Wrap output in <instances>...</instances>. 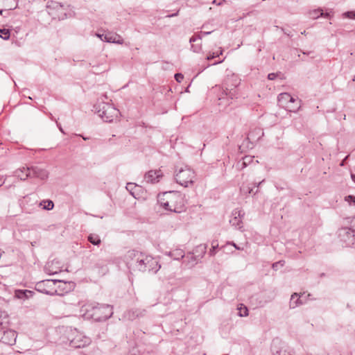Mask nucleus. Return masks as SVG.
<instances>
[{"label": "nucleus", "instance_id": "obj_15", "mask_svg": "<svg viewBox=\"0 0 355 355\" xmlns=\"http://www.w3.org/2000/svg\"><path fill=\"white\" fill-rule=\"evenodd\" d=\"M253 160H254V157L250 156V155L245 156L244 157H243L241 161H239L237 163L236 166L239 169L242 170L244 168H245L247 166L253 162Z\"/></svg>", "mask_w": 355, "mask_h": 355}, {"label": "nucleus", "instance_id": "obj_17", "mask_svg": "<svg viewBox=\"0 0 355 355\" xmlns=\"http://www.w3.org/2000/svg\"><path fill=\"white\" fill-rule=\"evenodd\" d=\"M302 304V302L300 299V296L297 293H294L291 295L289 306L291 309H295L297 306Z\"/></svg>", "mask_w": 355, "mask_h": 355}, {"label": "nucleus", "instance_id": "obj_46", "mask_svg": "<svg viewBox=\"0 0 355 355\" xmlns=\"http://www.w3.org/2000/svg\"><path fill=\"white\" fill-rule=\"evenodd\" d=\"M223 49L221 47H219V51L215 52V54H219V55H220L223 54Z\"/></svg>", "mask_w": 355, "mask_h": 355}, {"label": "nucleus", "instance_id": "obj_5", "mask_svg": "<svg viewBox=\"0 0 355 355\" xmlns=\"http://www.w3.org/2000/svg\"><path fill=\"white\" fill-rule=\"evenodd\" d=\"M195 177L194 171L187 166L184 168H180L175 174L176 182L184 187L193 184Z\"/></svg>", "mask_w": 355, "mask_h": 355}, {"label": "nucleus", "instance_id": "obj_50", "mask_svg": "<svg viewBox=\"0 0 355 355\" xmlns=\"http://www.w3.org/2000/svg\"><path fill=\"white\" fill-rule=\"evenodd\" d=\"M300 108V105L298 107H292L293 112H297Z\"/></svg>", "mask_w": 355, "mask_h": 355}, {"label": "nucleus", "instance_id": "obj_27", "mask_svg": "<svg viewBox=\"0 0 355 355\" xmlns=\"http://www.w3.org/2000/svg\"><path fill=\"white\" fill-rule=\"evenodd\" d=\"M10 33L8 29L0 28V37L4 40H7L10 38Z\"/></svg>", "mask_w": 355, "mask_h": 355}, {"label": "nucleus", "instance_id": "obj_20", "mask_svg": "<svg viewBox=\"0 0 355 355\" xmlns=\"http://www.w3.org/2000/svg\"><path fill=\"white\" fill-rule=\"evenodd\" d=\"M168 255L175 260H179L184 257V252L181 249H175L168 252Z\"/></svg>", "mask_w": 355, "mask_h": 355}, {"label": "nucleus", "instance_id": "obj_12", "mask_svg": "<svg viewBox=\"0 0 355 355\" xmlns=\"http://www.w3.org/2000/svg\"><path fill=\"white\" fill-rule=\"evenodd\" d=\"M162 177V173L161 170H151L145 174L144 180L147 183L155 184L158 182Z\"/></svg>", "mask_w": 355, "mask_h": 355}, {"label": "nucleus", "instance_id": "obj_18", "mask_svg": "<svg viewBox=\"0 0 355 355\" xmlns=\"http://www.w3.org/2000/svg\"><path fill=\"white\" fill-rule=\"evenodd\" d=\"M324 12L322 9L321 8H317L312 10H309L307 12V15L309 18L313 19H316L319 18L320 16H323Z\"/></svg>", "mask_w": 355, "mask_h": 355}, {"label": "nucleus", "instance_id": "obj_53", "mask_svg": "<svg viewBox=\"0 0 355 355\" xmlns=\"http://www.w3.org/2000/svg\"><path fill=\"white\" fill-rule=\"evenodd\" d=\"M351 178H352V180L354 182H355V175L354 174H351Z\"/></svg>", "mask_w": 355, "mask_h": 355}, {"label": "nucleus", "instance_id": "obj_41", "mask_svg": "<svg viewBox=\"0 0 355 355\" xmlns=\"http://www.w3.org/2000/svg\"><path fill=\"white\" fill-rule=\"evenodd\" d=\"M219 54H215V52L211 53L209 52V54L207 55L206 59L207 60H211L214 59V58L218 57Z\"/></svg>", "mask_w": 355, "mask_h": 355}, {"label": "nucleus", "instance_id": "obj_28", "mask_svg": "<svg viewBox=\"0 0 355 355\" xmlns=\"http://www.w3.org/2000/svg\"><path fill=\"white\" fill-rule=\"evenodd\" d=\"M254 187L250 186V184L243 185L241 187V191L245 194H250L253 191Z\"/></svg>", "mask_w": 355, "mask_h": 355}, {"label": "nucleus", "instance_id": "obj_32", "mask_svg": "<svg viewBox=\"0 0 355 355\" xmlns=\"http://www.w3.org/2000/svg\"><path fill=\"white\" fill-rule=\"evenodd\" d=\"M218 243L216 241H213L211 242V248L210 249L209 254L210 256H214L216 254V249L218 248Z\"/></svg>", "mask_w": 355, "mask_h": 355}, {"label": "nucleus", "instance_id": "obj_26", "mask_svg": "<svg viewBox=\"0 0 355 355\" xmlns=\"http://www.w3.org/2000/svg\"><path fill=\"white\" fill-rule=\"evenodd\" d=\"M236 87H229V89L227 90L225 87H223V93L225 96L230 97L231 99H233L236 96Z\"/></svg>", "mask_w": 355, "mask_h": 355}, {"label": "nucleus", "instance_id": "obj_54", "mask_svg": "<svg viewBox=\"0 0 355 355\" xmlns=\"http://www.w3.org/2000/svg\"><path fill=\"white\" fill-rule=\"evenodd\" d=\"M3 184H4V180H2L0 178V187H1Z\"/></svg>", "mask_w": 355, "mask_h": 355}, {"label": "nucleus", "instance_id": "obj_55", "mask_svg": "<svg viewBox=\"0 0 355 355\" xmlns=\"http://www.w3.org/2000/svg\"><path fill=\"white\" fill-rule=\"evenodd\" d=\"M49 273L51 275H54V274H56L57 273V271H50Z\"/></svg>", "mask_w": 355, "mask_h": 355}, {"label": "nucleus", "instance_id": "obj_30", "mask_svg": "<svg viewBox=\"0 0 355 355\" xmlns=\"http://www.w3.org/2000/svg\"><path fill=\"white\" fill-rule=\"evenodd\" d=\"M343 18L355 19V10L347 11L342 14Z\"/></svg>", "mask_w": 355, "mask_h": 355}, {"label": "nucleus", "instance_id": "obj_52", "mask_svg": "<svg viewBox=\"0 0 355 355\" xmlns=\"http://www.w3.org/2000/svg\"><path fill=\"white\" fill-rule=\"evenodd\" d=\"M223 60H220V61L216 62H214L213 64H214V65H216V64H220V63L223 62Z\"/></svg>", "mask_w": 355, "mask_h": 355}, {"label": "nucleus", "instance_id": "obj_29", "mask_svg": "<svg viewBox=\"0 0 355 355\" xmlns=\"http://www.w3.org/2000/svg\"><path fill=\"white\" fill-rule=\"evenodd\" d=\"M187 257L189 259V261L191 262L192 265L196 264L198 262V261L200 259H198L197 254L196 255L195 254H193V252L192 253H189Z\"/></svg>", "mask_w": 355, "mask_h": 355}, {"label": "nucleus", "instance_id": "obj_23", "mask_svg": "<svg viewBox=\"0 0 355 355\" xmlns=\"http://www.w3.org/2000/svg\"><path fill=\"white\" fill-rule=\"evenodd\" d=\"M88 241L94 245H99L101 240L98 234H90L87 238Z\"/></svg>", "mask_w": 355, "mask_h": 355}, {"label": "nucleus", "instance_id": "obj_47", "mask_svg": "<svg viewBox=\"0 0 355 355\" xmlns=\"http://www.w3.org/2000/svg\"><path fill=\"white\" fill-rule=\"evenodd\" d=\"M324 17H327V18H330L331 17V15H330V13L329 12H324V15L323 16Z\"/></svg>", "mask_w": 355, "mask_h": 355}, {"label": "nucleus", "instance_id": "obj_8", "mask_svg": "<svg viewBox=\"0 0 355 355\" xmlns=\"http://www.w3.org/2000/svg\"><path fill=\"white\" fill-rule=\"evenodd\" d=\"M338 237L345 247H351L355 243V234L348 227L339 229Z\"/></svg>", "mask_w": 355, "mask_h": 355}, {"label": "nucleus", "instance_id": "obj_3", "mask_svg": "<svg viewBox=\"0 0 355 355\" xmlns=\"http://www.w3.org/2000/svg\"><path fill=\"white\" fill-rule=\"evenodd\" d=\"M94 111L105 122H112L119 114L117 109L103 101H98L94 105Z\"/></svg>", "mask_w": 355, "mask_h": 355}, {"label": "nucleus", "instance_id": "obj_35", "mask_svg": "<svg viewBox=\"0 0 355 355\" xmlns=\"http://www.w3.org/2000/svg\"><path fill=\"white\" fill-rule=\"evenodd\" d=\"M166 194H167V192H165V193H162V195L158 196V202L160 204V205H162V202H166Z\"/></svg>", "mask_w": 355, "mask_h": 355}, {"label": "nucleus", "instance_id": "obj_9", "mask_svg": "<svg viewBox=\"0 0 355 355\" xmlns=\"http://www.w3.org/2000/svg\"><path fill=\"white\" fill-rule=\"evenodd\" d=\"M61 281L56 280V279H46L44 281H42L37 284V290L40 292L49 295H53L55 293H57V290L55 288H53L51 290H48L46 288H52L57 283H60Z\"/></svg>", "mask_w": 355, "mask_h": 355}, {"label": "nucleus", "instance_id": "obj_44", "mask_svg": "<svg viewBox=\"0 0 355 355\" xmlns=\"http://www.w3.org/2000/svg\"><path fill=\"white\" fill-rule=\"evenodd\" d=\"M178 13H179V10L175 13L167 15L166 17L171 18V17H176L178 15Z\"/></svg>", "mask_w": 355, "mask_h": 355}, {"label": "nucleus", "instance_id": "obj_10", "mask_svg": "<svg viewBox=\"0 0 355 355\" xmlns=\"http://www.w3.org/2000/svg\"><path fill=\"white\" fill-rule=\"evenodd\" d=\"M28 171V176L30 178H37L41 180H45L48 178V172L43 168H41L37 166H32L29 168H26Z\"/></svg>", "mask_w": 355, "mask_h": 355}, {"label": "nucleus", "instance_id": "obj_33", "mask_svg": "<svg viewBox=\"0 0 355 355\" xmlns=\"http://www.w3.org/2000/svg\"><path fill=\"white\" fill-rule=\"evenodd\" d=\"M161 206L164 209L173 212V207H171V204L169 202L168 200H166V202H162Z\"/></svg>", "mask_w": 355, "mask_h": 355}, {"label": "nucleus", "instance_id": "obj_1", "mask_svg": "<svg viewBox=\"0 0 355 355\" xmlns=\"http://www.w3.org/2000/svg\"><path fill=\"white\" fill-rule=\"evenodd\" d=\"M125 261L131 275L136 272L155 274L161 268L155 258L136 250H129L125 256Z\"/></svg>", "mask_w": 355, "mask_h": 355}, {"label": "nucleus", "instance_id": "obj_25", "mask_svg": "<svg viewBox=\"0 0 355 355\" xmlns=\"http://www.w3.org/2000/svg\"><path fill=\"white\" fill-rule=\"evenodd\" d=\"M40 206H42V208L46 210H51L53 209L54 204L52 200H43L40 203Z\"/></svg>", "mask_w": 355, "mask_h": 355}, {"label": "nucleus", "instance_id": "obj_24", "mask_svg": "<svg viewBox=\"0 0 355 355\" xmlns=\"http://www.w3.org/2000/svg\"><path fill=\"white\" fill-rule=\"evenodd\" d=\"M288 99H292V96L288 93H281L277 96V100L280 103H288Z\"/></svg>", "mask_w": 355, "mask_h": 355}, {"label": "nucleus", "instance_id": "obj_14", "mask_svg": "<svg viewBox=\"0 0 355 355\" xmlns=\"http://www.w3.org/2000/svg\"><path fill=\"white\" fill-rule=\"evenodd\" d=\"M105 42L110 43H114L122 44L123 43V39L122 37L116 33H107L104 36Z\"/></svg>", "mask_w": 355, "mask_h": 355}, {"label": "nucleus", "instance_id": "obj_37", "mask_svg": "<svg viewBox=\"0 0 355 355\" xmlns=\"http://www.w3.org/2000/svg\"><path fill=\"white\" fill-rule=\"evenodd\" d=\"M191 49L193 52H200L201 51V44H191Z\"/></svg>", "mask_w": 355, "mask_h": 355}, {"label": "nucleus", "instance_id": "obj_4", "mask_svg": "<svg viewBox=\"0 0 355 355\" xmlns=\"http://www.w3.org/2000/svg\"><path fill=\"white\" fill-rule=\"evenodd\" d=\"M168 200L173 207V212L181 213L185 210L184 196L179 191H168L166 199Z\"/></svg>", "mask_w": 355, "mask_h": 355}, {"label": "nucleus", "instance_id": "obj_16", "mask_svg": "<svg viewBox=\"0 0 355 355\" xmlns=\"http://www.w3.org/2000/svg\"><path fill=\"white\" fill-rule=\"evenodd\" d=\"M207 252V245L201 244L193 250V254H197L198 259H202Z\"/></svg>", "mask_w": 355, "mask_h": 355}, {"label": "nucleus", "instance_id": "obj_11", "mask_svg": "<svg viewBox=\"0 0 355 355\" xmlns=\"http://www.w3.org/2000/svg\"><path fill=\"white\" fill-rule=\"evenodd\" d=\"M245 213L239 209H235L232 211V218L230 220V223L235 227V228L241 230L242 226V218Z\"/></svg>", "mask_w": 355, "mask_h": 355}, {"label": "nucleus", "instance_id": "obj_57", "mask_svg": "<svg viewBox=\"0 0 355 355\" xmlns=\"http://www.w3.org/2000/svg\"><path fill=\"white\" fill-rule=\"evenodd\" d=\"M233 245H234L236 249H239L235 243H233Z\"/></svg>", "mask_w": 355, "mask_h": 355}, {"label": "nucleus", "instance_id": "obj_48", "mask_svg": "<svg viewBox=\"0 0 355 355\" xmlns=\"http://www.w3.org/2000/svg\"><path fill=\"white\" fill-rule=\"evenodd\" d=\"M55 8H58V9H62V6H61L58 3H55Z\"/></svg>", "mask_w": 355, "mask_h": 355}, {"label": "nucleus", "instance_id": "obj_56", "mask_svg": "<svg viewBox=\"0 0 355 355\" xmlns=\"http://www.w3.org/2000/svg\"><path fill=\"white\" fill-rule=\"evenodd\" d=\"M233 245H234L236 249H239L235 243H233Z\"/></svg>", "mask_w": 355, "mask_h": 355}, {"label": "nucleus", "instance_id": "obj_21", "mask_svg": "<svg viewBox=\"0 0 355 355\" xmlns=\"http://www.w3.org/2000/svg\"><path fill=\"white\" fill-rule=\"evenodd\" d=\"M32 291L28 290H16L15 297L18 299H26L28 297V294H31Z\"/></svg>", "mask_w": 355, "mask_h": 355}, {"label": "nucleus", "instance_id": "obj_40", "mask_svg": "<svg viewBox=\"0 0 355 355\" xmlns=\"http://www.w3.org/2000/svg\"><path fill=\"white\" fill-rule=\"evenodd\" d=\"M284 261H277V262L272 263V267L273 269L277 270L279 266L282 267V266H284Z\"/></svg>", "mask_w": 355, "mask_h": 355}, {"label": "nucleus", "instance_id": "obj_6", "mask_svg": "<svg viewBox=\"0 0 355 355\" xmlns=\"http://www.w3.org/2000/svg\"><path fill=\"white\" fill-rule=\"evenodd\" d=\"M271 352L272 355H293L292 349L279 338L272 340Z\"/></svg>", "mask_w": 355, "mask_h": 355}, {"label": "nucleus", "instance_id": "obj_22", "mask_svg": "<svg viewBox=\"0 0 355 355\" xmlns=\"http://www.w3.org/2000/svg\"><path fill=\"white\" fill-rule=\"evenodd\" d=\"M211 32L212 31H200V33L197 36H196V35L192 36L189 40V42L193 43V42H196L197 40H201L202 37L211 34Z\"/></svg>", "mask_w": 355, "mask_h": 355}, {"label": "nucleus", "instance_id": "obj_2", "mask_svg": "<svg viewBox=\"0 0 355 355\" xmlns=\"http://www.w3.org/2000/svg\"><path fill=\"white\" fill-rule=\"evenodd\" d=\"M80 312L85 319H92L95 321L106 320L113 314L112 306L96 302L84 304L80 308Z\"/></svg>", "mask_w": 355, "mask_h": 355}, {"label": "nucleus", "instance_id": "obj_13", "mask_svg": "<svg viewBox=\"0 0 355 355\" xmlns=\"http://www.w3.org/2000/svg\"><path fill=\"white\" fill-rule=\"evenodd\" d=\"M240 84V80L237 76L234 73L227 74L225 79L223 83V87H225L227 90L229 87H236Z\"/></svg>", "mask_w": 355, "mask_h": 355}, {"label": "nucleus", "instance_id": "obj_45", "mask_svg": "<svg viewBox=\"0 0 355 355\" xmlns=\"http://www.w3.org/2000/svg\"><path fill=\"white\" fill-rule=\"evenodd\" d=\"M96 36L98 37H99L102 41H105V40H104L105 34H98V33H97Z\"/></svg>", "mask_w": 355, "mask_h": 355}, {"label": "nucleus", "instance_id": "obj_60", "mask_svg": "<svg viewBox=\"0 0 355 355\" xmlns=\"http://www.w3.org/2000/svg\"><path fill=\"white\" fill-rule=\"evenodd\" d=\"M3 11V10H0V14H2Z\"/></svg>", "mask_w": 355, "mask_h": 355}, {"label": "nucleus", "instance_id": "obj_34", "mask_svg": "<svg viewBox=\"0 0 355 355\" xmlns=\"http://www.w3.org/2000/svg\"><path fill=\"white\" fill-rule=\"evenodd\" d=\"M145 312V310L140 311L139 309L135 310V311H132L133 316H129L130 319H134L135 317L141 316L144 315V313Z\"/></svg>", "mask_w": 355, "mask_h": 355}, {"label": "nucleus", "instance_id": "obj_38", "mask_svg": "<svg viewBox=\"0 0 355 355\" xmlns=\"http://www.w3.org/2000/svg\"><path fill=\"white\" fill-rule=\"evenodd\" d=\"M345 201L348 202L349 204L353 203L354 205H355V196H352V195L347 196L345 198Z\"/></svg>", "mask_w": 355, "mask_h": 355}, {"label": "nucleus", "instance_id": "obj_7", "mask_svg": "<svg viewBox=\"0 0 355 355\" xmlns=\"http://www.w3.org/2000/svg\"><path fill=\"white\" fill-rule=\"evenodd\" d=\"M75 336L69 340L70 341V346L73 348H82L89 345L91 343V339L85 336L83 333L75 330Z\"/></svg>", "mask_w": 355, "mask_h": 355}, {"label": "nucleus", "instance_id": "obj_31", "mask_svg": "<svg viewBox=\"0 0 355 355\" xmlns=\"http://www.w3.org/2000/svg\"><path fill=\"white\" fill-rule=\"evenodd\" d=\"M347 222L349 224V227H348V228L355 234V216L348 218Z\"/></svg>", "mask_w": 355, "mask_h": 355}, {"label": "nucleus", "instance_id": "obj_43", "mask_svg": "<svg viewBox=\"0 0 355 355\" xmlns=\"http://www.w3.org/2000/svg\"><path fill=\"white\" fill-rule=\"evenodd\" d=\"M277 76V73H270L268 75V78L269 80H275L276 77Z\"/></svg>", "mask_w": 355, "mask_h": 355}, {"label": "nucleus", "instance_id": "obj_39", "mask_svg": "<svg viewBox=\"0 0 355 355\" xmlns=\"http://www.w3.org/2000/svg\"><path fill=\"white\" fill-rule=\"evenodd\" d=\"M135 187H136V185H135L134 183L129 182V183H128V184H127V185H126V187H125V188H126V189H127L128 191H129L130 192V193H131V194H132V195H133L132 190H133V189H134V188H135Z\"/></svg>", "mask_w": 355, "mask_h": 355}, {"label": "nucleus", "instance_id": "obj_36", "mask_svg": "<svg viewBox=\"0 0 355 355\" xmlns=\"http://www.w3.org/2000/svg\"><path fill=\"white\" fill-rule=\"evenodd\" d=\"M239 316L241 317H243V316H247L248 315V309H247L246 306H244L243 309H239Z\"/></svg>", "mask_w": 355, "mask_h": 355}, {"label": "nucleus", "instance_id": "obj_49", "mask_svg": "<svg viewBox=\"0 0 355 355\" xmlns=\"http://www.w3.org/2000/svg\"><path fill=\"white\" fill-rule=\"evenodd\" d=\"M263 181H264V180H262V181L259 182V183H257V182L254 183V184H254V187H259V186L261 185V184Z\"/></svg>", "mask_w": 355, "mask_h": 355}, {"label": "nucleus", "instance_id": "obj_51", "mask_svg": "<svg viewBox=\"0 0 355 355\" xmlns=\"http://www.w3.org/2000/svg\"><path fill=\"white\" fill-rule=\"evenodd\" d=\"M295 101V98L292 96V99H288V103H294Z\"/></svg>", "mask_w": 355, "mask_h": 355}, {"label": "nucleus", "instance_id": "obj_19", "mask_svg": "<svg viewBox=\"0 0 355 355\" xmlns=\"http://www.w3.org/2000/svg\"><path fill=\"white\" fill-rule=\"evenodd\" d=\"M28 167H22L15 171V176L19 178L21 180H25L30 176H28V171L26 170Z\"/></svg>", "mask_w": 355, "mask_h": 355}, {"label": "nucleus", "instance_id": "obj_42", "mask_svg": "<svg viewBox=\"0 0 355 355\" xmlns=\"http://www.w3.org/2000/svg\"><path fill=\"white\" fill-rule=\"evenodd\" d=\"M175 78L177 82L181 83L184 79V76L180 73H178L175 74Z\"/></svg>", "mask_w": 355, "mask_h": 355}, {"label": "nucleus", "instance_id": "obj_59", "mask_svg": "<svg viewBox=\"0 0 355 355\" xmlns=\"http://www.w3.org/2000/svg\"><path fill=\"white\" fill-rule=\"evenodd\" d=\"M218 1V0H214L213 3H218V1Z\"/></svg>", "mask_w": 355, "mask_h": 355}, {"label": "nucleus", "instance_id": "obj_61", "mask_svg": "<svg viewBox=\"0 0 355 355\" xmlns=\"http://www.w3.org/2000/svg\"><path fill=\"white\" fill-rule=\"evenodd\" d=\"M352 80L355 82V76H354Z\"/></svg>", "mask_w": 355, "mask_h": 355}, {"label": "nucleus", "instance_id": "obj_58", "mask_svg": "<svg viewBox=\"0 0 355 355\" xmlns=\"http://www.w3.org/2000/svg\"><path fill=\"white\" fill-rule=\"evenodd\" d=\"M301 34L306 35V31H304L303 32H302Z\"/></svg>", "mask_w": 355, "mask_h": 355}]
</instances>
